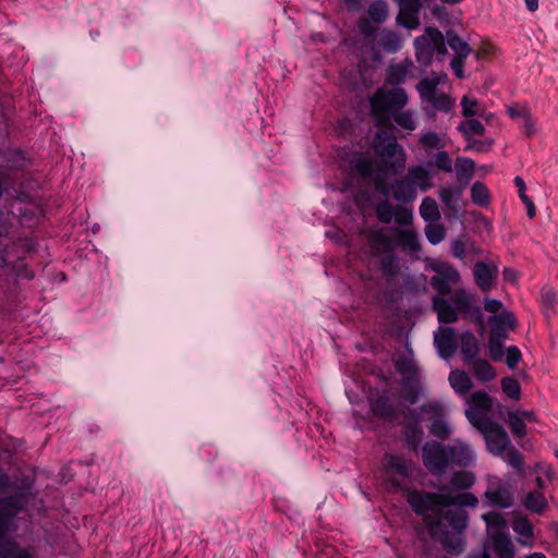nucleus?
<instances>
[{"instance_id":"5","label":"nucleus","mask_w":558,"mask_h":558,"mask_svg":"<svg viewBox=\"0 0 558 558\" xmlns=\"http://www.w3.org/2000/svg\"><path fill=\"white\" fill-rule=\"evenodd\" d=\"M448 445L430 440L422 448V460L425 468L435 476L447 473L449 463Z\"/></svg>"},{"instance_id":"35","label":"nucleus","mask_w":558,"mask_h":558,"mask_svg":"<svg viewBox=\"0 0 558 558\" xmlns=\"http://www.w3.org/2000/svg\"><path fill=\"white\" fill-rule=\"evenodd\" d=\"M556 292L551 287H544L541 291V306L543 314L549 318L555 314Z\"/></svg>"},{"instance_id":"40","label":"nucleus","mask_w":558,"mask_h":558,"mask_svg":"<svg viewBox=\"0 0 558 558\" xmlns=\"http://www.w3.org/2000/svg\"><path fill=\"white\" fill-rule=\"evenodd\" d=\"M507 422L511 429V433L515 437L522 438L526 435V425L523 421V417L520 416L518 412L509 411Z\"/></svg>"},{"instance_id":"24","label":"nucleus","mask_w":558,"mask_h":558,"mask_svg":"<svg viewBox=\"0 0 558 558\" xmlns=\"http://www.w3.org/2000/svg\"><path fill=\"white\" fill-rule=\"evenodd\" d=\"M474 376L480 381H490L496 377L495 368L484 359H475L469 362Z\"/></svg>"},{"instance_id":"63","label":"nucleus","mask_w":558,"mask_h":558,"mask_svg":"<svg viewBox=\"0 0 558 558\" xmlns=\"http://www.w3.org/2000/svg\"><path fill=\"white\" fill-rule=\"evenodd\" d=\"M521 357V351L518 347L511 345L507 349L506 364L509 368H515Z\"/></svg>"},{"instance_id":"8","label":"nucleus","mask_w":558,"mask_h":558,"mask_svg":"<svg viewBox=\"0 0 558 558\" xmlns=\"http://www.w3.org/2000/svg\"><path fill=\"white\" fill-rule=\"evenodd\" d=\"M421 412L430 413L432 414V423L429 425V433L441 439L446 440L450 437L451 429L445 420V415L442 413V409L437 403H424L421 405Z\"/></svg>"},{"instance_id":"12","label":"nucleus","mask_w":558,"mask_h":558,"mask_svg":"<svg viewBox=\"0 0 558 558\" xmlns=\"http://www.w3.org/2000/svg\"><path fill=\"white\" fill-rule=\"evenodd\" d=\"M449 463L451 466L466 468L472 464L474 460L473 451L470 446L461 442L460 440L454 441L452 445H448Z\"/></svg>"},{"instance_id":"22","label":"nucleus","mask_w":558,"mask_h":558,"mask_svg":"<svg viewBox=\"0 0 558 558\" xmlns=\"http://www.w3.org/2000/svg\"><path fill=\"white\" fill-rule=\"evenodd\" d=\"M475 162L466 157H459L456 160V174L460 185L465 187L473 178Z\"/></svg>"},{"instance_id":"56","label":"nucleus","mask_w":558,"mask_h":558,"mask_svg":"<svg viewBox=\"0 0 558 558\" xmlns=\"http://www.w3.org/2000/svg\"><path fill=\"white\" fill-rule=\"evenodd\" d=\"M427 102L430 104L435 109L442 112H449L453 106L451 98L446 94H436Z\"/></svg>"},{"instance_id":"61","label":"nucleus","mask_w":558,"mask_h":558,"mask_svg":"<svg viewBox=\"0 0 558 558\" xmlns=\"http://www.w3.org/2000/svg\"><path fill=\"white\" fill-rule=\"evenodd\" d=\"M451 254L453 257L461 260H464L466 257H469L466 242L460 239L454 240L451 244Z\"/></svg>"},{"instance_id":"13","label":"nucleus","mask_w":558,"mask_h":558,"mask_svg":"<svg viewBox=\"0 0 558 558\" xmlns=\"http://www.w3.org/2000/svg\"><path fill=\"white\" fill-rule=\"evenodd\" d=\"M498 275L497 266H490L485 262H477L473 268V276L476 286L484 292L490 290L494 280Z\"/></svg>"},{"instance_id":"34","label":"nucleus","mask_w":558,"mask_h":558,"mask_svg":"<svg viewBox=\"0 0 558 558\" xmlns=\"http://www.w3.org/2000/svg\"><path fill=\"white\" fill-rule=\"evenodd\" d=\"M471 199L474 204L486 207L490 203V194L487 186L480 181L474 182L471 187Z\"/></svg>"},{"instance_id":"18","label":"nucleus","mask_w":558,"mask_h":558,"mask_svg":"<svg viewBox=\"0 0 558 558\" xmlns=\"http://www.w3.org/2000/svg\"><path fill=\"white\" fill-rule=\"evenodd\" d=\"M493 550L498 558H513L514 546L509 535L504 532H497L490 535Z\"/></svg>"},{"instance_id":"10","label":"nucleus","mask_w":558,"mask_h":558,"mask_svg":"<svg viewBox=\"0 0 558 558\" xmlns=\"http://www.w3.org/2000/svg\"><path fill=\"white\" fill-rule=\"evenodd\" d=\"M434 343L440 357L447 360L457 351V337L452 327H439L434 332Z\"/></svg>"},{"instance_id":"60","label":"nucleus","mask_w":558,"mask_h":558,"mask_svg":"<svg viewBox=\"0 0 558 558\" xmlns=\"http://www.w3.org/2000/svg\"><path fill=\"white\" fill-rule=\"evenodd\" d=\"M494 141L489 138H486L484 141L471 138V142H468V146L465 147V149H473L476 151L486 153L492 149Z\"/></svg>"},{"instance_id":"25","label":"nucleus","mask_w":558,"mask_h":558,"mask_svg":"<svg viewBox=\"0 0 558 558\" xmlns=\"http://www.w3.org/2000/svg\"><path fill=\"white\" fill-rule=\"evenodd\" d=\"M447 44L454 51L453 58H468L472 48L463 40L454 31L449 29L446 32Z\"/></svg>"},{"instance_id":"6","label":"nucleus","mask_w":558,"mask_h":558,"mask_svg":"<svg viewBox=\"0 0 558 558\" xmlns=\"http://www.w3.org/2000/svg\"><path fill=\"white\" fill-rule=\"evenodd\" d=\"M430 268L436 275L430 278V286L435 289L440 296L451 293V284L460 281L459 271L449 263L433 264Z\"/></svg>"},{"instance_id":"58","label":"nucleus","mask_w":558,"mask_h":558,"mask_svg":"<svg viewBox=\"0 0 558 558\" xmlns=\"http://www.w3.org/2000/svg\"><path fill=\"white\" fill-rule=\"evenodd\" d=\"M507 113L513 120L519 118L524 119L529 118L531 109L526 104H513L507 107Z\"/></svg>"},{"instance_id":"57","label":"nucleus","mask_w":558,"mask_h":558,"mask_svg":"<svg viewBox=\"0 0 558 558\" xmlns=\"http://www.w3.org/2000/svg\"><path fill=\"white\" fill-rule=\"evenodd\" d=\"M395 221L400 226H409L413 221V211L403 206H397L393 215Z\"/></svg>"},{"instance_id":"11","label":"nucleus","mask_w":558,"mask_h":558,"mask_svg":"<svg viewBox=\"0 0 558 558\" xmlns=\"http://www.w3.org/2000/svg\"><path fill=\"white\" fill-rule=\"evenodd\" d=\"M371 255L374 257L384 256L393 252L395 242L391 236L383 230H368L365 232Z\"/></svg>"},{"instance_id":"9","label":"nucleus","mask_w":558,"mask_h":558,"mask_svg":"<svg viewBox=\"0 0 558 558\" xmlns=\"http://www.w3.org/2000/svg\"><path fill=\"white\" fill-rule=\"evenodd\" d=\"M399 5L397 23L408 29H414L420 26L418 13L423 8L422 0H395Z\"/></svg>"},{"instance_id":"19","label":"nucleus","mask_w":558,"mask_h":558,"mask_svg":"<svg viewBox=\"0 0 558 558\" xmlns=\"http://www.w3.org/2000/svg\"><path fill=\"white\" fill-rule=\"evenodd\" d=\"M460 350L464 362H471L480 354V342L471 331L460 336Z\"/></svg>"},{"instance_id":"21","label":"nucleus","mask_w":558,"mask_h":558,"mask_svg":"<svg viewBox=\"0 0 558 558\" xmlns=\"http://www.w3.org/2000/svg\"><path fill=\"white\" fill-rule=\"evenodd\" d=\"M451 388L461 396H464L473 388L471 377L465 371L454 369L449 374Z\"/></svg>"},{"instance_id":"26","label":"nucleus","mask_w":558,"mask_h":558,"mask_svg":"<svg viewBox=\"0 0 558 558\" xmlns=\"http://www.w3.org/2000/svg\"><path fill=\"white\" fill-rule=\"evenodd\" d=\"M412 66L413 63L409 60L390 65L387 70V82L391 85L403 83Z\"/></svg>"},{"instance_id":"62","label":"nucleus","mask_w":558,"mask_h":558,"mask_svg":"<svg viewBox=\"0 0 558 558\" xmlns=\"http://www.w3.org/2000/svg\"><path fill=\"white\" fill-rule=\"evenodd\" d=\"M477 105V100L470 99L468 96H463L461 99L462 114L465 118L474 117L475 114H477V111L475 110Z\"/></svg>"},{"instance_id":"36","label":"nucleus","mask_w":558,"mask_h":558,"mask_svg":"<svg viewBox=\"0 0 558 558\" xmlns=\"http://www.w3.org/2000/svg\"><path fill=\"white\" fill-rule=\"evenodd\" d=\"M367 13L374 23H384L388 16V4L385 0H375L369 4Z\"/></svg>"},{"instance_id":"49","label":"nucleus","mask_w":558,"mask_h":558,"mask_svg":"<svg viewBox=\"0 0 558 558\" xmlns=\"http://www.w3.org/2000/svg\"><path fill=\"white\" fill-rule=\"evenodd\" d=\"M374 177H373V183H374V187L375 190L385 195V196H388L389 195V189H390V185H388L387 183V173H386V170L383 169V168H378L377 170L374 171Z\"/></svg>"},{"instance_id":"17","label":"nucleus","mask_w":558,"mask_h":558,"mask_svg":"<svg viewBox=\"0 0 558 558\" xmlns=\"http://www.w3.org/2000/svg\"><path fill=\"white\" fill-rule=\"evenodd\" d=\"M402 438L404 446L416 452L423 438V428L417 423H403L402 424Z\"/></svg>"},{"instance_id":"41","label":"nucleus","mask_w":558,"mask_h":558,"mask_svg":"<svg viewBox=\"0 0 558 558\" xmlns=\"http://www.w3.org/2000/svg\"><path fill=\"white\" fill-rule=\"evenodd\" d=\"M474 475L471 472H454L450 478V484L458 489H468L474 484Z\"/></svg>"},{"instance_id":"29","label":"nucleus","mask_w":558,"mask_h":558,"mask_svg":"<svg viewBox=\"0 0 558 558\" xmlns=\"http://www.w3.org/2000/svg\"><path fill=\"white\" fill-rule=\"evenodd\" d=\"M396 234V244L404 250L417 252L421 248L417 234L413 230L397 229Z\"/></svg>"},{"instance_id":"3","label":"nucleus","mask_w":558,"mask_h":558,"mask_svg":"<svg viewBox=\"0 0 558 558\" xmlns=\"http://www.w3.org/2000/svg\"><path fill=\"white\" fill-rule=\"evenodd\" d=\"M432 187L429 172L423 166H412L407 175L397 179L390 184L389 193L400 203H413L417 196V189L426 192Z\"/></svg>"},{"instance_id":"37","label":"nucleus","mask_w":558,"mask_h":558,"mask_svg":"<svg viewBox=\"0 0 558 558\" xmlns=\"http://www.w3.org/2000/svg\"><path fill=\"white\" fill-rule=\"evenodd\" d=\"M426 34L430 38V47H433V53H437L438 56L447 54V47L445 43V36L438 28L427 27Z\"/></svg>"},{"instance_id":"15","label":"nucleus","mask_w":558,"mask_h":558,"mask_svg":"<svg viewBox=\"0 0 558 558\" xmlns=\"http://www.w3.org/2000/svg\"><path fill=\"white\" fill-rule=\"evenodd\" d=\"M484 498L490 506L501 509L511 508L514 505V496L510 487L499 486L497 488H488L484 493Z\"/></svg>"},{"instance_id":"55","label":"nucleus","mask_w":558,"mask_h":558,"mask_svg":"<svg viewBox=\"0 0 558 558\" xmlns=\"http://www.w3.org/2000/svg\"><path fill=\"white\" fill-rule=\"evenodd\" d=\"M0 558H32V556L13 542L0 550Z\"/></svg>"},{"instance_id":"44","label":"nucleus","mask_w":558,"mask_h":558,"mask_svg":"<svg viewBox=\"0 0 558 558\" xmlns=\"http://www.w3.org/2000/svg\"><path fill=\"white\" fill-rule=\"evenodd\" d=\"M512 529L514 533L526 538H533L534 527L525 517H520L513 520Z\"/></svg>"},{"instance_id":"32","label":"nucleus","mask_w":558,"mask_h":558,"mask_svg":"<svg viewBox=\"0 0 558 558\" xmlns=\"http://www.w3.org/2000/svg\"><path fill=\"white\" fill-rule=\"evenodd\" d=\"M463 190H464L463 185H460L454 189L441 187L439 191V197H440L441 202L452 213L458 211V201H459V197L461 196Z\"/></svg>"},{"instance_id":"64","label":"nucleus","mask_w":558,"mask_h":558,"mask_svg":"<svg viewBox=\"0 0 558 558\" xmlns=\"http://www.w3.org/2000/svg\"><path fill=\"white\" fill-rule=\"evenodd\" d=\"M420 143L426 148H438L442 147L440 138L435 132H427L420 138Z\"/></svg>"},{"instance_id":"46","label":"nucleus","mask_w":558,"mask_h":558,"mask_svg":"<svg viewBox=\"0 0 558 558\" xmlns=\"http://www.w3.org/2000/svg\"><path fill=\"white\" fill-rule=\"evenodd\" d=\"M438 82H432L428 77H425L417 83V90L420 93L421 98L427 102L429 99H432L437 93Z\"/></svg>"},{"instance_id":"31","label":"nucleus","mask_w":558,"mask_h":558,"mask_svg":"<svg viewBox=\"0 0 558 558\" xmlns=\"http://www.w3.org/2000/svg\"><path fill=\"white\" fill-rule=\"evenodd\" d=\"M420 215L426 222H437L441 217L436 201L429 196L423 198Z\"/></svg>"},{"instance_id":"20","label":"nucleus","mask_w":558,"mask_h":558,"mask_svg":"<svg viewBox=\"0 0 558 558\" xmlns=\"http://www.w3.org/2000/svg\"><path fill=\"white\" fill-rule=\"evenodd\" d=\"M414 48L417 62L425 66L429 65L434 57L429 36L426 34L415 38Z\"/></svg>"},{"instance_id":"38","label":"nucleus","mask_w":558,"mask_h":558,"mask_svg":"<svg viewBox=\"0 0 558 558\" xmlns=\"http://www.w3.org/2000/svg\"><path fill=\"white\" fill-rule=\"evenodd\" d=\"M482 519L486 523L488 532H490L492 530L501 532L507 527V522L504 515L499 512L489 511L487 513H484L482 515Z\"/></svg>"},{"instance_id":"39","label":"nucleus","mask_w":558,"mask_h":558,"mask_svg":"<svg viewBox=\"0 0 558 558\" xmlns=\"http://www.w3.org/2000/svg\"><path fill=\"white\" fill-rule=\"evenodd\" d=\"M425 235L430 244L437 245L446 238V228L436 222H428L425 227Z\"/></svg>"},{"instance_id":"7","label":"nucleus","mask_w":558,"mask_h":558,"mask_svg":"<svg viewBox=\"0 0 558 558\" xmlns=\"http://www.w3.org/2000/svg\"><path fill=\"white\" fill-rule=\"evenodd\" d=\"M482 433L485 436L487 449L495 456H501L510 444L506 429L496 422L487 421Z\"/></svg>"},{"instance_id":"50","label":"nucleus","mask_w":558,"mask_h":558,"mask_svg":"<svg viewBox=\"0 0 558 558\" xmlns=\"http://www.w3.org/2000/svg\"><path fill=\"white\" fill-rule=\"evenodd\" d=\"M391 120L404 130L413 131L415 129V122L410 111L398 110L391 116Z\"/></svg>"},{"instance_id":"30","label":"nucleus","mask_w":558,"mask_h":558,"mask_svg":"<svg viewBox=\"0 0 558 558\" xmlns=\"http://www.w3.org/2000/svg\"><path fill=\"white\" fill-rule=\"evenodd\" d=\"M523 506L531 512L542 514L546 510L548 504L541 492H530L523 499Z\"/></svg>"},{"instance_id":"28","label":"nucleus","mask_w":558,"mask_h":558,"mask_svg":"<svg viewBox=\"0 0 558 558\" xmlns=\"http://www.w3.org/2000/svg\"><path fill=\"white\" fill-rule=\"evenodd\" d=\"M379 269L384 278L387 280L393 279L399 275L400 266L396 254L392 252L381 257Z\"/></svg>"},{"instance_id":"42","label":"nucleus","mask_w":558,"mask_h":558,"mask_svg":"<svg viewBox=\"0 0 558 558\" xmlns=\"http://www.w3.org/2000/svg\"><path fill=\"white\" fill-rule=\"evenodd\" d=\"M354 171L363 179H368L375 171V163L373 160L360 157L353 162Z\"/></svg>"},{"instance_id":"1","label":"nucleus","mask_w":558,"mask_h":558,"mask_svg":"<svg viewBox=\"0 0 558 558\" xmlns=\"http://www.w3.org/2000/svg\"><path fill=\"white\" fill-rule=\"evenodd\" d=\"M384 470L393 488L405 493L408 504L422 518L430 538L440 543L448 554L460 555L469 525V514L461 507L475 508L477 497L468 492L450 495L410 489L412 461L402 456L386 453Z\"/></svg>"},{"instance_id":"54","label":"nucleus","mask_w":558,"mask_h":558,"mask_svg":"<svg viewBox=\"0 0 558 558\" xmlns=\"http://www.w3.org/2000/svg\"><path fill=\"white\" fill-rule=\"evenodd\" d=\"M488 351L493 361H500L504 356V344L499 341L497 333L490 335L488 340Z\"/></svg>"},{"instance_id":"27","label":"nucleus","mask_w":558,"mask_h":558,"mask_svg":"<svg viewBox=\"0 0 558 558\" xmlns=\"http://www.w3.org/2000/svg\"><path fill=\"white\" fill-rule=\"evenodd\" d=\"M378 46L385 52L396 53L401 48V39L399 35L389 29H383L379 34Z\"/></svg>"},{"instance_id":"4","label":"nucleus","mask_w":558,"mask_h":558,"mask_svg":"<svg viewBox=\"0 0 558 558\" xmlns=\"http://www.w3.org/2000/svg\"><path fill=\"white\" fill-rule=\"evenodd\" d=\"M373 146L376 154L385 161L386 167L393 173L399 174L405 169L407 154L397 142L393 134L380 130L376 133Z\"/></svg>"},{"instance_id":"47","label":"nucleus","mask_w":558,"mask_h":558,"mask_svg":"<svg viewBox=\"0 0 558 558\" xmlns=\"http://www.w3.org/2000/svg\"><path fill=\"white\" fill-rule=\"evenodd\" d=\"M489 322L492 327H500L501 329H513L515 326V318L512 313L504 312L499 315L490 317Z\"/></svg>"},{"instance_id":"52","label":"nucleus","mask_w":558,"mask_h":558,"mask_svg":"<svg viewBox=\"0 0 558 558\" xmlns=\"http://www.w3.org/2000/svg\"><path fill=\"white\" fill-rule=\"evenodd\" d=\"M396 369L403 377H411L412 381H417V371L412 361L401 359L396 363Z\"/></svg>"},{"instance_id":"45","label":"nucleus","mask_w":558,"mask_h":558,"mask_svg":"<svg viewBox=\"0 0 558 558\" xmlns=\"http://www.w3.org/2000/svg\"><path fill=\"white\" fill-rule=\"evenodd\" d=\"M451 301L456 306L457 312L463 314L465 311L470 310L471 295L466 293L464 289H458L454 291Z\"/></svg>"},{"instance_id":"48","label":"nucleus","mask_w":558,"mask_h":558,"mask_svg":"<svg viewBox=\"0 0 558 558\" xmlns=\"http://www.w3.org/2000/svg\"><path fill=\"white\" fill-rule=\"evenodd\" d=\"M469 402L474 408L483 411H489L493 407V400L485 391H476L472 393Z\"/></svg>"},{"instance_id":"51","label":"nucleus","mask_w":558,"mask_h":558,"mask_svg":"<svg viewBox=\"0 0 558 558\" xmlns=\"http://www.w3.org/2000/svg\"><path fill=\"white\" fill-rule=\"evenodd\" d=\"M395 209L388 201H380L376 206V216L383 223L391 222Z\"/></svg>"},{"instance_id":"59","label":"nucleus","mask_w":558,"mask_h":558,"mask_svg":"<svg viewBox=\"0 0 558 558\" xmlns=\"http://www.w3.org/2000/svg\"><path fill=\"white\" fill-rule=\"evenodd\" d=\"M435 166L445 172L452 171V160L447 151H438L435 156Z\"/></svg>"},{"instance_id":"53","label":"nucleus","mask_w":558,"mask_h":558,"mask_svg":"<svg viewBox=\"0 0 558 558\" xmlns=\"http://www.w3.org/2000/svg\"><path fill=\"white\" fill-rule=\"evenodd\" d=\"M401 383L405 391V400L410 404H415L418 400V387L416 381H412L411 377H403Z\"/></svg>"},{"instance_id":"14","label":"nucleus","mask_w":558,"mask_h":558,"mask_svg":"<svg viewBox=\"0 0 558 558\" xmlns=\"http://www.w3.org/2000/svg\"><path fill=\"white\" fill-rule=\"evenodd\" d=\"M371 410L374 416L383 421L392 422L398 417V410L387 395L372 400Z\"/></svg>"},{"instance_id":"33","label":"nucleus","mask_w":558,"mask_h":558,"mask_svg":"<svg viewBox=\"0 0 558 558\" xmlns=\"http://www.w3.org/2000/svg\"><path fill=\"white\" fill-rule=\"evenodd\" d=\"M458 131L468 142H471L474 135H483L485 133V126L478 120L469 118L460 122Z\"/></svg>"},{"instance_id":"43","label":"nucleus","mask_w":558,"mask_h":558,"mask_svg":"<svg viewBox=\"0 0 558 558\" xmlns=\"http://www.w3.org/2000/svg\"><path fill=\"white\" fill-rule=\"evenodd\" d=\"M501 389L504 393L512 400H519L521 398L520 384L512 377H504L501 379Z\"/></svg>"},{"instance_id":"2","label":"nucleus","mask_w":558,"mask_h":558,"mask_svg":"<svg viewBox=\"0 0 558 558\" xmlns=\"http://www.w3.org/2000/svg\"><path fill=\"white\" fill-rule=\"evenodd\" d=\"M408 101L407 92L401 87L390 90L379 88L369 100L371 111L378 128H393L391 116L401 110Z\"/></svg>"},{"instance_id":"16","label":"nucleus","mask_w":558,"mask_h":558,"mask_svg":"<svg viewBox=\"0 0 558 558\" xmlns=\"http://www.w3.org/2000/svg\"><path fill=\"white\" fill-rule=\"evenodd\" d=\"M433 310L437 313L440 323L451 324L458 320L456 306L451 305L444 296L433 298Z\"/></svg>"},{"instance_id":"23","label":"nucleus","mask_w":558,"mask_h":558,"mask_svg":"<svg viewBox=\"0 0 558 558\" xmlns=\"http://www.w3.org/2000/svg\"><path fill=\"white\" fill-rule=\"evenodd\" d=\"M0 509L4 510V518L11 523V520L24 509L23 496L17 494L0 498Z\"/></svg>"}]
</instances>
